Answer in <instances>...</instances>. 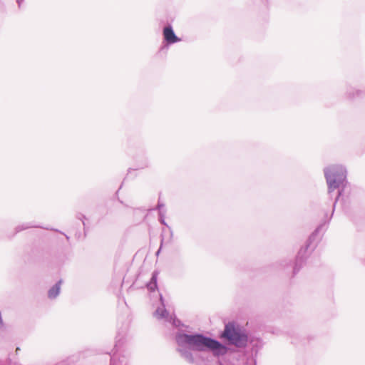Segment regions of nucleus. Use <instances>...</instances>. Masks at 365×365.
<instances>
[{
    "label": "nucleus",
    "instance_id": "obj_2",
    "mask_svg": "<svg viewBox=\"0 0 365 365\" xmlns=\"http://www.w3.org/2000/svg\"><path fill=\"white\" fill-rule=\"evenodd\" d=\"M329 192L337 188L346 178V170L341 166L332 165L325 170Z\"/></svg>",
    "mask_w": 365,
    "mask_h": 365
},
{
    "label": "nucleus",
    "instance_id": "obj_8",
    "mask_svg": "<svg viewBox=\"0 0 365 365\" xmlns=\"http://www.w3.org/2000/svg\"><path fill=\"white\" fill-rule=\"evenodd\" d=\"M3 2H4V0H0V9L2 6Z\"/></svg>",
    "mask_w": 365,
    "mask_h": 365
},
{
    "label": "nucleus",
    "instance_id": "obj_7",
    "mask_svg": "<svg viewBox=\"0 0 365 365\" xmlns=\"http://www.w3.org/2000/svg\"><path fill=\"white\" fill-rule=\"evenodd\" d=\"M21 0H16V2L18 4V5H19V7L21 6Z\"/></svg>",
    "mask_w": 365,
    "mask_h": 365
},
{
    "label": "nucleus",
    "instance_id": "obj_6",
    "mask_svg": "<svg viewBox=\"0 0 365 365\" xmlns=\"http://www.w3.org/2000/svg\"><path fill=\"white\" fill-rule=\"evenodd\" d=\"M21 230H22L21 226H18V227L16 228V232H19L21 231Z\"/></svg>",
    "mask_w": 365,
    "mask_h": 365
},
{
    "label": "nucleus",
    "instance_id": "obj_5",
    "mask_svg": "<svg viewBox=\"0 0 365 365\" xmlns=\"http://www.w3.org/2000/svg\"><path fill=\"white\" fill-rule=\"evenodd\" d=\"M60 282L56 284L54 287H53L48 292V297L50 298L56 297L60 292Z\"/></svg>",
    "mask_w": 365,
    "mask_h": 365
},
{
    "label": "nucleus",
    "instance_id": "obj_3",
    "mask_svg": "<svg viewBox=\"0 0 365 365\" xmlns=\"http://www.w3.org/2000/svg\"><path fill=\"white\" fill-rule=\"evenodd\" d=\"M222 336L227 339L230 343L237 346H245L247 341V336L237 331L232 324H227L225 327Z\"/></svg>",
    "mask_w": 365,
    "mask_h": 365
},
{
    "label": "nucleus",
    "instance_id": "obj_1",
    "mask_svg": "<svg viewBox=\"0 0 365 365\" xmlns=\"http://www.w3.org/2000/svg\"><path fill=\"white\" fill-rule=\"evenodd\" d=\"M183 337L184 341L192 349L202 351L207 348L215 351L217 354H223L226 351L225 347L217 341L201 335H185Z\"/></svg>",
    "mask_w": 365,
    "mask_h": 365
},
{
    "label": "nucleus",
    "instance_id": "obj_4",
    "mask_svg": "<svg viewBox=\"0 0 365 365\" xmlns=\"http://www.w3.org/2000/svg\"><path fill=\"white\" fill-rule=\"evenodd\" d=\"M163 36L165 40L169 43H174L180 41L171 27H165L163 29Z\"/></svg>",
    "mask_w": 365,
    "mask_h": 365
}]
</instances>
